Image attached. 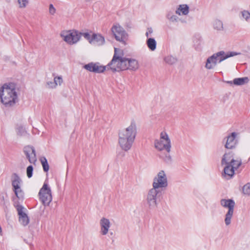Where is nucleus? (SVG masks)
Masks as SVG:
<instances>
[{"label":"nucleus","instance_id":"obj_1","mask_svg":"<svg viewBox=\"0 0 250 250\" xmlns=\"http://www.w3.org/2000/svg\"><path fill=\"white\" fill-rule=\"evenodd\" d=\"M107 66L113 72L125 70L135 71L139 68V64L137 60L125 57L123 50L114 48L113 58Z\"/></svg>","mask_w":250,"mask_h":250},{"label":"nucleus","instance_id":"obj_2","mask_svg":"<svg viewBox=\"0 0 250 250\" xmlns=\"http://www.w3.org/2000/svg\"><path fill=\"white\" fill-rule=\"evenodd\" d=\"M137 135V126L134 121L118 133V144L121 149L127 151L131 149Z\"/></svg>","mask_w":250,"mask_h":250},{"label":"nucleus","instance_id":"obj_3","mask_svg":"<svg viewBox=\"0 0 250 250\" xmlns=\"http://www.w3.org/2000/svg\"><path fill=\"white\" fill-rule=\"evenodd\" d=\"M241 164V159L237 158L235 159L234 154L232 151L225 153L221 160V165H226L223 175L227 179L231 178L234 174V171L237 169Z\"/></svg>","mask_w":250,"mask_h":250},{"label":"nucleus","instance_id":"obj_4","mask_svg":"<svg viewBox=\"0 0 250 250\" xmlns=\"http://www.w3.org/2000/svg\"><path fill=\"white\" fill-rule=\"evenodd\" d=\"M15 85L13 83H5L0 89V98L1 103L6 106L14 104L17 99Z\"/></svg>","mask_w":250,"mask_h":250},{"label":"nucleus","instance_id":"obj_5","mask_svg":"<svg viewBox=\"0 0 250 250\" xmlns=\"http://www.w3.org/2000/svg\"><path fill=\"white\" fill-rule=\"evenodd\" d=\"M60 36L69 45L76 44L80 40V33L76 30H63Z\"/></svg>","mask_w":250,"mask_h":250},{"label":"nucleus","instance_id":"obj_6","mask_svg":"<svg viewBox=\"0 0 250 250\" xmlns=\"http://www.w3.org/2000/svg\"><path fill=\"white\" fill-rule=\"evenodd\" d=\"M155 147L160 151L165 149L168 153L170 151L171 142L166 132H161L160 140L155 141Z\"/></svg>","mask_w":250,"mask_h":250},{"label":"nucleus","instance_id":"obj_7","mask_svg":"<svg viewBox=\"0 0 250 250\" xmlns=\"http://www.w3.org/2000/svg\"><path fill=\"white\" fill-rule=\"evenodd\" d=\"M220 204L224 208L229 209L225 218V224L229 226L231 223V220L234 213L235 202L232 199H222L220 200Z\"/></svg>","mask_w":250,"mask_h":250},{"label":"nucleus","instance_id":"obj_8","mask_svg":"<svg viewBox=\"0 0 250 250\" xmlns=\"http://www.w3.org/2000/svg\"><path fill=\"white\" fill-rule=\"evenodd\" d=\"M111 31L117 41L125 44L128 38V34L119 24H114L111 27Z\"/></svg>","mask_w":250,"mask_h":250},{"label":"nucleus","instance_id":"obj_9","mask_svg":"<svg viewBox=\"0 0 250 250\" xmlns=\"http://www.w3.org/2000/svg\"><path fill=\"white\" fill-rule=\"evenodd\" d=\"M40 199L44 206H49L52 200L50 188L47 184L44 183L39 192Z\"/></svg>","mask_w":250,"mask_h":250},{"label":"nucleus","instance_id":"obj_10","mask_svg":"<svg viewBox=\"0 0 250 250\" xmlns=\"http://www.w3.org/2000/svg\"><path fill=\"white\" fill-rule=\"evenodd\" d=\"M152 186V188L156 189L167 187V178L164 170H161L154 178Z\"/></svg>","mask_w":250,"mask_h":250},{"label":"nucleus","instance_id":"obj_11","mask_svg":"<svg viewBox=\"0 0 250 250\" xmlns=\"http://www.w3.org/2000/svg\"><path fill=\"white\" fill-rule=\"evenodd\" d=\"M157 189L152 188L148 192L146 197V203L150 209H155L157 207Z\"/></svg>","mask_w":250,"mask_h":250},{"label":"nucleus","instance_id":"obj_12","mask_svg":"<svg viewBox=\"0 0 250 250\" xmlns=\"http://www.w3.org/2000/svg\"><path fill=\"white\" fill-rule=\"evenodd\" d=\"M240 53H238L236 52H228L226 53L223 51H221L216 53L213 54L212 55H214L215 58V61L216 63L217 62H221L224 60L231 57H233L236 55H240Z\"/></svg>","mask_w":250,"mask_h":250},{"label":"nucleus","instance_id":"obj_13","mask_svg":"<svg viewBox=\"0 0 250 250\" xmlns=\"http://www.w3.org/2000/svg\"><path fill=\"white\" fill-rule=\"evenodd\" d=\"M21 180L16 174L15 175L14 179L12 181V185L14 188L15 195L19 199L22 198L23 192L21 188L20 184Z\"/></svg>","mask_w":250,"mask_h":250},{"label":"nucleus","instance_id":"obj_14","mask_svg":"<svg viewBox=\"0 0 250 250\" xmlns=\"http://www.w3.org/2000/svg\"><path fill=\"white\" fill-rule=\"evenodd\" d=\"M83 67L86 70L94 73H102L105 70V66L99 65L98 63L90 62L85 64Z\"/></svg>","mask_w":250,"mask_h":250},{"label":"nucleus","instance_id":"obj_15","mask_svg":"<svg viewBox=\"0 0 250 250\" xmlns=\"http://www.w3.org/2000/svg\"><path fill=\"white\" fill-rule=\"evenodd\" d=\"M24 152L30 163L35 164L37 161L36 151L34 147L26 146L24 148Z\"/></svg>","mask_w":250,"mask_h":250},{"label":"nucleus","instance_id":"obj_16","mask_svg":"<svg viewBox=\"0 0 250 250\" xmlns=\"http://www.w3.org/2000/svg\"><path fill=\"white\" fill-rule=\"evenodd\" d=\"M16 208L19 216V222L24 226L27 225L29 222V219L27 215L23 211L24 208L21 205H17Z\"/></svg>","mask_w":250,"mask_h":250},{"label":"nucleus","instance_id":"obj_17","mask_svg":"<svg viewBox=\"0 0 250 250\" xmlns=\"http://www.w3.org/2000/svg\"><path fill=\"white\" fill-rule=\"evenodd\" d=\"M100 233L103 235H106L111 226L109 220L105 217H102L100 220Z\"/></svg>","mask_w":250,"mask_h":250},{"label":"nucleus","instance_id":"obj_18","mask_svg":"<svg viewBox=\"0 0 250 250\" xmlns=\"http://www.w3.org/2000/svg\"><path fill=\"white\" fill-rule=\"evenodd\" d=\"M237 133L232 132L227 137V141L225 146L228 149H232L234 148L237 143L236 137Z\"/></svg>","mask_w":250,"mask_h":250},{"label":"nucleus","instance_id":"obj_19","mask_svg":"<svg viewBox=\"0 0 250 250\" xmlns=\"http://www.w3.org/2000/svg\"><path fill=\"white\" fill-rule=\"evenodd\" d=\"M104 37L99 33H92V39L90 44L101 46L104 44Z\"/></svg>","mask_w":250,"mask_h":250},{"label":"nucleus","instance_id":"obj_20","mask_svg":"<svg viewBox=\"0 0 250 250\" xmlns=\"http://www.w3.org/2000/svg\"><path fill=\"white\" fill-rule=\"evenodd\" d=\"M214 55L208 57L206 62L205 67L208 69L213 68L217 64Z\"/></svg>","mask_w":250,"mask_h":250},{"label":"nucleus","instance_id":"obj_21","mask_svg":"<svg viewBox=\"0 0 250 250\" xmlns=\"http://www.w3.org/2000/svg\"><path fill=\"white\" fill-rule=\"evenodd\" d=\"M213 28L217 31H223L224 30L223 23L222 21L215 19L212 23Z\"/></svg>","mask_w":250,"mask_h":250},{"label":"nucleus","instance_id":"obj_22","mask_svg":"<svg viewBox=\"0 0 250 250\" xmlns=\"http://www.w3.org/2000/svg\"><path fill=\"white\" fill-rule=\"evenodd\" d=\"M188 8H189L187 5H181L176 11V13L179 15H180L181 13H182V14L186 15L189 12Z\"/></svg>","mask_w":250,"mask_h":250},{"label":"nucleus","instance_id":"obj_23","mask_svg":"<svg viewBox=\"0 0 250 250\" xmlns=\"http://www.w3.org/2000/svg\"><path fill=\"white\" fill-rule=\"evenodd\" d=\"M249 79L248 77L235 78L233 81V83L236 85H242L248 83Z\"/></svg>","mask_w":250,"mask_h":250},{"label":"nucleus","instance_id":"obj_24","mask_svg":"<svg viewBox=\"0 0 250 250\" xmlns=\"http://www.w3.org/2000/svg\"><path fill=\"white\" fill-rule=\"evenodd\" d=\"M146 44L151 51H154L156 48V42L154 39L149 38L146 41Z\"/></svg>","mask_w":250,"mask_h":250},{"label":"nucleus","instance_id":"obj_25","mask_svg":"<svg viewBox=\"0 0 250 250\" xmlns=\"http://www.w3.org/2000/svg\"><path fill=\"white\" fill-rule=\"evenodd\" d=\"M16 133L17 135L19 136H24L27 134L25 128H24L21 125H17L16 128Z\"/></svg>","mask_w":250,"mask_h":250},{"label":"nucleus","instance_id":"obj_26","mask_svg":"<svg viewBox=\"0 0 250 250\" xmlns=\"http://www.w3.org/2000/svg\"><path fill=\"white\" fill-rule=\"evenodd\" d=\"M40 161L42 165L44 171L46 172H48L49 169V166L46 158L44 157H41Z\"/></svg>","mask_w":250,"mask_h":250},{"label":"nucleus","instance_id":"obj_27","mask_svg":"<svg viewBox=\"0 0 250 250\" xmlns=\"http://www.w3.org/2000/svg\"><path fill=\"white\" fill-rule=\"evenodd\" d=\"M164 60L166 63L169 64H174L177 61V59L172 56H168L165 57Z\"/></svg>","mask_w":250,"mask_h":250},{"label":"nucleus","instance_id":"obj_28","mask_svg":"<svg viewBox=\"0 0 250 250\" xmlns=\"http://www.w3.org/2000/svg\"><path fill=\"white\" fill-rule=\"evenodd\" d=\"M80 39L81 37L83 36L84 38L85 39L87 40L88 42L91 43L92 39V35H91L88 32H80Z\"/></svg>","mask_w":250,"mask_h":250},{"label":"nucleus","instance_id":"obj_29","mask_svg":"<svg viewBox=\"0 0 250 250\" xmlns=\"http://www.w3.org/2000/svg\"><path fill=\"white\" fill-rule=\"evenodd\" d=\"M29 1L28 0H18V3L19 8H25L28 5Z\"/></svg>","mask_w":250,"mask_h":250},{"label":"nucleus","instance_id":"obj_30","mask_svg":"<svg viewBox=\"0 0 250 250\" xmlns=\"http://www.w3.org/2000/svg\"><path fill=\"white\" fill-rule=\"evenodd\" d=\"M54 82L57 86L58 85H61L63 83V80L62 76H56L54 78Z\"/></svg>","mask_w":250,"mask_h":250},{"label":"nucleus","instance_id":"obj_31","mask_svg":"<svg viewBox=\"0 0 250 250\" xmlns=\"http://www.w3.org/2000/svg\"><path fill=\"white\" fill-rule=\"evenodd\" d=\"M243 192L245 194H250V183H248L244 186L243 188Z\"/></svg>","mask_w":250,"mask_h":250},{"label":"nucleus","instance_id":"obj_32","mask_svg":"<svg viewBox=\"0 0 250 250\" xmlns=\"http://www.w3.org/2000/svg\"><path fill=\"white\" fill-rule=\"evenodd\" d=\"M241 15L243 19L248 21L250 18V13L247 10H243L241 12Z\"/></svg>","mask_w":250,"mask_h":250},{"label":"nucleus","instance_id":"obj_33","mask_svg":"<svg viewBox=\"0 0 250 250\" xmlns=\"http://www.w3.org/2000/svg\"><path fill=\"white\" fill-rule=\"evenodd\" d=\"M33 167L32 166H29L26 168V173L27 177L30 178L32 176Z\"/></svg>","mask_w":250,"mask_h":250},{"label":"nucleus","instance_id":"obj_34","mask_svg":"<svg viewBox=\"0 0 250 250\" xmlns=\"http://www.w3.org/2000/svg\"><path fill=\"white\" fill-rule=\"evenodd\" d=\"M56 12V9L52 4H50L49 5V13L51 15H54Z\"/></svg>","mask_w":250,"mask_h":250},{"label":"nucleus","instance_id":"obj_35","mask_svg":"<svg viewBox=\"0 0 250 250\" xmlns=\"http://www.w3.org/2000/svg\"><path fill=\"white\" fill-rule=\"evenodd\" d=\"M46 86L47 88L52 89L55 88L57 87L55 83L52 81L47 82L46 83Z\"/></svg>","mask_w":250,"mask_h":250},{"label":"nucleus","instance_id":"obj_36","mask_svg":"<svg viewBox=\"0 0 250 250\" xmlns=\"http://www.w3.org/2000/svg\"><path fill=\"white\" fill-rule=\"evenodd\" d=\"M152 33H153L152 28L151 27L148 28L147 29V31L146 33V37L148 39L149 38V37L151 36V34H152Z\"/></svg>","mask_w":250,"mask_h":250},{"label":"nucleus","instance_id":"obj_37","mask_svg":"<svg viewBox=\"0 0 250 250\" xmlns=\"http://www.w3.org/2000/svg\"><path fill=\"white\" fill-rule=\"evenodd\" d=\"M170 20L172 21H174V20H176V17L175 16H172L171 18H170Z\"/></svg>","mask_w":250,"mask_h":250},{"label":"nucleus","instance_id":"obj_38","mask_svg":"<svg viewBox=\"0 0 250 250\" xmlns=\"http://www.w3.org/2000/svg\"><path fill=\"white\" fill-rule=\"evenodd\" d=\"M225 82L226 83L230 84H232V83H233V82H232V81H226Z\"/></svg>","mask_w":250,"mask_h":250},{"label":"nucleus","instance_id":"obj_39","mask_svg":"<svg viewBox=\"0 0 250 250\" xmlns=\"http://www.w3.org/2000/svg\"><path fill=\"white\" fill-rule=\"evenodd\" d=\"M2 201L3 202V204H4V198L3 196L2 197Z\"/></svg>","mask_w":250,"mask_h":250},{"label":"nucleus","instance_id":"obj_40","mask_svg":"<svg viewBox=\"0 0 250 250\" xmlns=\"http://www.w3.org/2000/svg\"><path fill=\"white\" fill-rule=\"evenodd\" d=\"M1 232H2V229H1V227L0 226V233H1Z\"/></svg>","mask_w":250,"mask_h":250}]
</instances>
